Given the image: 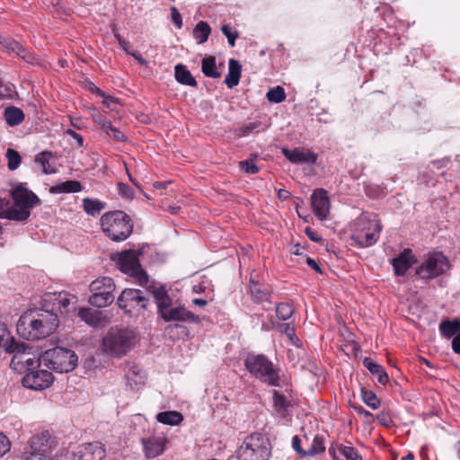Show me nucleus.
Masks as SVG:
<instances>
[{
	"mask_svg": "<svg viewBox=\"0 0 460 460\" xmlns=\"http://www.w3.org/2000/svg\"><path fill=\"white\" fill-rule=\"evenodd\" d=\"M452 349L454 352L460 354V334L454 337L452 341Z\"/></svg>",
	"mask_w": 460,
	"mask_h": 460,
	"instance_id": "69168bd1",
	"label": "nucleus"
},
{
	"mask_svg": "<svg viewBox=\"0 0 460 460\" xmlns=\"http://www.w3.org/2000/svg\"><path fill=\"white\" fill-rule=\"evenodd\" d=\"M10 332L8 331L6 325L0 322V347H3L5 350V344L11 341V338L9 337Z\"/></svg>",
	"mask_w": 460,
	"mask_h": 460,
	"instance_id": "603ef678",
	"label": "nucleus"
},
{
	"mask_svg": "<svg viewBox=\"0 0 460 460\" xmlns=\"http://www.w3.org/2000/svg\"><path fill=\"white\" fill-rule=\"evenodd\" d=\"M266 97L270 102L280 103L286 99V93L283 87L276 86L269 90Z\"/></svg>",
	"mask_w": 460,
	"mask_h": 460,
	"instance_id": "a19ab883",
	"label": "nucleus"
},
{
	"mask_svg": "<svg viewBox=\"0 0 460 460\" xmlns=\"http://www.w3.org/2000/svg\"><path fill=\"white\" fill-rule=\"evenodd\" d=\"M27 460H52L48 456H40L36 454H31L27 457Z\"/></svg>",
	"mask_w": 460,
	"mask_h": 460,
	"instance_id": "774afa93",
	"label": "nucleus"
},
{
	"mask_svg": "<svg viewBox=\"0 0 460 460\" xmlns=\"http://www.w3.org/2000/svg\"><path fill=\"white\" fill-rule=\"evenodd\" d=\"M6 157L8 160L7 165L9 170H16L19 167L22 160L20 154L12 148H8L6 151Z\"/></svg>",
	"mask_w": 460,
	"mask_h": 460,
	"instance_id": "49530a36",
	"label": "nucleus"
},
{
	"mask_svg": "<svg viewBox=\"0 0 460 460\" xmlns=\"http://www.w3.org/2000/svg\"><path fill=\"white\" fill-rule=\"evenodd\" d=\"M13 206L4 200V210H1L0 218L11 221L22 222L31 216V210L40 203L38 196L24 186L23 183L15 184L10 190Z\"/></svg>",
	"mask_w": 460,
	"mask_h": 460,
	"instance_id": "f03ea898",
	"label": "nucleus"
},
{
	"mask_svg": "<svg viewBox=\"0 0 460 460\" xmlns=\"http://www.w3.org/2000/svg\"><path fill=\"white\" fill-rule=\"evenodd\" d=\"M41 359L49 368L58 373H67L77 366L78 357L70 349L55 347L46 350Z\"/></svg>",
	"mask_w": 460,
	"mask_h": 460,
	"instance_id": "0eeeda50",
	"label": "nucleus"
},
{
	"mask_svg": "<svg viewBox=\"0 0 460 460\" xmlns=\"http://www.w3.org/2000/svg\"><path fill=\"white\" fill-rule=\"evenodd\" d=\"M52 381L53 376L49 371L36 368L26 373L22 378V385L31 390H44L51 385Z\"/></svg>",
	"mask_w": 460,
	"mask_h": 460,
	"instance_id": "2eb2a0df",
	"label": "nucleus"
},
{
	"mask_svg": "<svg viewBox=\"0 0 460 460\" xmlns=\"http://www.w3.org/2000/svg\"><path fill=\"white\" fill-rule=\"evenodd\" d=\"M450 268L449 261L441 252H433L428 255L416 273L424 279H431L444 274Z\"/></svg>",
	"mask_w": 460,
	"mask_h": 460,
	"instance_id": "9b49d317",
	"label": "nucleus"
},
{
	"mask_svg": "<svg viewBox=\"0 0 460 460\" xmlns=\"http://www.w3.org/2000/svg\"><path fill=\"white\" fill-rule=\"evenodd\" d=\"M324 451H325V447H324V443H323V438L322 437L316 436L314 438L310 448L308 450H306V456H313L318 455L320 453H323Z\"/></svg>",
	"mask_w": 460,
	"mask_h": 460,
	"instance_id": "a18cd8bd",
	"label": "nucleus"
},
{
	"mask_svg": "<svg viewBox=\"0 0 460 460\" xmlns=\"http://www.w3.org/2000/svg\"><path fill=\"white\" fill-rule=\"evenodd\" d=\"M50 153L43 152L35 156V163L41 167L42 172L49 174L54 172V170L49 164Z\"/></svg>",
	"mask_w": 460,
	"mask_h": 460,
	"instance_id": "58836bf2",
	"label": "nucleus"
},
{
	"mask_svg": "<svg viewBox=\"0 0 460 460\" xmlns=\"http://www.w3.org/2000/svg\"><path fill=\"white\" fill-rule=\"evenodd\" d=\"M104 133L109 137L113 138V140L117 142H126L128 140L127 137L121 132L119 128L110 125V127L104 131Z\"/></svg>",
	"mask_w": 460,
	"mask_h": 460,
	"instance_id": "de8ad7c7",
	"label": "nucleus"
},
{
	"mask_svg": "<svg viewBox=\"0 0 460 460\" xmlns=\"http://www.w3.org/2000/svg\"><path fill=\"white\" fill-rule=\"evenodd\" d=\"M78 315L82 321L93 327L103 326L108 323L106 315L98 309L81 308Z\"/></svg>",
	"mask_w": 460,
	"mask_h": 460,
	"instance_id": "aec40b11",
	"label": "nucleus"
},
{
	"mask_svg": "<svg viewBox=\"0 0 460 460\" xmlns=\"http://www.w3.org/2000/svg\"><path fill=\"white\" fill-rule=\"evenodd\" d=\"M175 71V79L182 84L196 86L197 81L191 75L190 72L186 68L185 66L181 64H178L174 67Z\"/></svg>",
	"mask_w": 460,
	"mask_h": 460,
	"instance_id": "c85d7f7f",
	"label": "nucleus"
},
{
	"mask_svg": "<svg viewBox=\"0 0 460 460\" xmlns=\"http://www.w3.org/2000/svg\"><path fill=\"white\" fill-rule=\"evenodd\" d=\"M242 171L246 173L255 174L259 172V168L254 164L253 160H244L239 163Z\"/></svg>",
	"mask_w": 460,
	"mask_h": 460,
	"instance_id": "3c124183",
	"label": "nucleus"
},
{
	"mask_svg": "<svg viewBox=\"0 0 460 460\" xmlns=\"http://www.w3.org/2000/svg\"><path fill=\"white\" fill-rule=\"evenodd\" d=\"M83 207L88 215L95 216L105 208V203L98 199L85 198L83 199Z\"/></svg>",
	"mask_w": 460,
	"mask_h": 460,
	"instance_id": "c9c22d12",
	"label": "nucleus"
},
{
	"mask_svg": "<svg viewBox=\"0 0 460 460\" xmlns=\"http://www.w3.org/2000/svg\"><path fill=\"white\" fill-rule=\"evenodd\" d=\"M250 293L252 299L256 303L268 301L270 296V288H266L263 284L252 279H250Z\"/></svg>",
	"mask_w": 460,
	"mask_h": 460,
	"instance_id": "393cba45",
	"label": "nucleus"
},
{
	"mask_svg": "<svg viewBox=\"0 0 460 460\" xmlns=\"http://www.w3.org/2000/svg\"><path fill=\"white\" fill-rule=\"evenodd\" d=\"M58 297L59 298V314L68 313L69 305H75L77 302L76 296L65 291L58 292Z\"/></svg>",
	"mask_w": 460,
	"mask_h": 460,
	"instance_id": "4c0bfd02",
	"label": "nucleus"
},
{
	"mask_svg": "<svg viewBox=\"0 0 460 460\" xmlns=\"http://www.w3.org/2000/svg\"><path fill=\"white\" fill-rule=\"evenodd\" d=\"M305 262L310 268L314 270L316 272L322 273V270L318 263L315 261V260L312 258H307Z\"/></svg>",
	"mask_w": 460,
	"mask_h": 460,
	"instance_id": "338daca9",
	"label": "nucleus"
},
{
	"mask_svg": "<svg viewBox=\"0 0 460 460\" xmlns=\"http://www.w3.org/2000/svg\"><path fill=\"white\" fill-rule=\"evenodd\" d=\"M353 409L359 414L363 415L367 421L372 422L374 420V416L371 412L365 410L362 406H353Z\"/></svg>",
	"mask_w": 460,
	"mask_h": 460,
	"instance_id": "13d9d810",
	"label": "nucleus"
},
{
	"mask_svg": "<svg viewBox=\"0 0 460 460\" xmlns=\"http://www.w3.org/2000/svg\"><path fill=\"white\" fill-rule=\"evenodd\" d=\"M105 456L103 446L97 441L83 445L80 450L81 460H103Z\"/></svg>",
	"mask_w": 460,
	"mask_h": 460,
	"instance_id": "412c9836",
	"label": "nucleus"
},
{
	"mask_svg": "<svg viewBox=\"0 0 460 460\" xmlns=\"http://www.w3.org/2000/svg\"><path fill=\"white\" fill-rule=\"evenodd\" d=\"M0 44L9 52L16 53L23 59L27 58V51L16 40L11 39H5L0 37Z\"/></svg>",
	"mask_w": 460,
	"mask_h": 460,
	"instance_id": "72a5a7b5",
	"label": "nucleus"
},
{
	"mask_svg": "<svg viewBox=\"0 0 460 460\" xmlns=\"http://www.w3.org/2000/svg\"><path fill=\"white\" fill-rule=\"evenodd\" d=\"M338 450L340 454L346 458V460H362L361 456L353 447L341 445L338 447Z\"/></svg>",
	"mask_w": 460,
	"mask_h": 460,
	"instance_id": "c03bdc74",
	"label": "nucleus"
},
{
	"mask_svg": "<svg viewBox=\"0 0 460 460\" xmlns=\"http://www.w3.org/2000/svg\"><path fill=\"white\" fill-rule=\"evenodd\" d=\"M59 324L55 312L38 308L25 312L18 320L17 333L25 340L38 341L51 335Z\"/></svg>",
	"mask_w": 460,
	"mask_h": 460,
	"instance_id": "f257e3e1",
	"label": "nucleus"
},
{
	"mask_svg": "<svg viewBox=\"0 0 460 460\" xmlns=\"http://www.w3.org/2000/svg\"><path fill=\"white\" fill-rule=\"evenodd\" d=\"M65 134L75 140L76 147L84 146V137L80 134L71 128L66 129Z\"/></svg>",
	"mask_w": 460,
	"mask_h": 460,
	"instance_id": "5fc2aeb1",
	"label": "nucleus"
},
{
	"mask_svg": "<svg viewBox=\"0 0 460 460\" xmlns=\"http://www.w3.org/2000/svg\"><path fill=\"white\" fill-rule=\"evenodd\" d=\"M211 32L209 25L206 22H199L193 30V37L199 43L203 44L208 40Z\"/></svg>",
	"mask_w": 460,
	"mask_h": 460,
	"instance_id": "e433bc0d",
	"label": "nucleus"
},
{
	"mask_svg": "<svg viewBox=\"0 0 460 460\" xmlns=\"http://www.w3.org/2000/svg\"><path fill=\"white\" fill-rule=\"evenodd\" d=\"M269 440L261 433H252L245 438L238 448L239 460H269L270 449Z\"/></svg>",
	"mask_w": 460,
	"mask_h": 460,
	"instance_id": "6e6552de",
	"label": "nucleus"
},
{
	"mask_svg": "<svg viewBox=\"0 0 460 460\" xmlns=\"http://www.w3.org/2000/svg\"><path fill=\"white\" fill-rule=\"evenodd\" d=\"M377 420L380 424L386 426V427L390 426V424L392 423V420H391L390 416L385 412L380 413L377 416Z\"/></svg>",
	"mask_w": 460,
	"mask_h": 460,
	"instance_id": "e2e57ef3",
	"label": "nucleus"
},
{
	"mask_svg": "<svg viewBox=\"0 0 460 460\" xmlns=\"http://www.w3.org/2000/svg\"><path fill=\"white\" fill-rule=\"evenodd\" d=\"M156 420L166 425H178L183 420L182 414L176 411H162L156 415Z\"/></svg>",
	"mask_w": 460,
	"mask_h": 460,
	"instance_id": "7c9ffc66",
	"label": "nucleus"
},
{
	"mask_svg": "<svg viewBox=\"0 0 460 460\" xmlns=\"http://www.w3.org/2000/svg\"><path fill=\"white\" fill-rule=\"evenodd\" d=\"M364 367L375 376L381 385H385L389 381V377L384 367L375 362L370 358H365L363 360Z\"/></svg>",
	"mask_w": 460,
	"mask_h": 460,
	"instance_id": "b1692460",
	"label": "nucleus"
},
{
	"mask_svg": "<svg viewBox=\"0 0 460 460\" xmlns=\"http://www.w3.org/2000/svg\"><path fill=\"white\" fill-rule=\"evenodd\" d=\"M82 190V185L78 181H66L56 184L50 188L51 193H75Z\"/></svg>",
	"mask_w": 460,
	"mask_h": 460,
	"instance_id": "bb28decb",
	"label": "nucleus"
},
{
	"mask_svg": "<svg viewBox=\"0 0 460 460\" xmlns=\"http://www.w3.org/2000/svg\"><path fill=\"white\" fill-rule=\"evenodd\" d=\"M147 298L143 296L139 289H124L118 298V305L124 310L126 314H139L141 310L146 309Z\"/></svg>",
	"mask_w": 460,
	"mask_h": 460,
	"instance_id": "ddd939ff",
	"label": "nucleus"
},
{
	"mask_svg": "<svg viewBox=\"0 0 460 460\" xmlns=\"http://www.w3.org/2000/svg\"><path fill=\"white\" fill-rule=\"evenodd\" d=\"M30 455L36 454L40 456H48L54 445L52 436L49 431H43L34 435L29 441Z\"/></svg>",
	"mask_w": 460,
	"mask_h": 460,
	"instance_id": "dca6fc26",
	"label": "nucleus"
},
{
	"mask_svg": "<svg viewBox=\"0 0 460 460\" xmlns=\"http://www.w3.org/2000/svg\"><path fill=\"white\" fill-rule=\"evenodd\" d=\"M93 119L94 123L100 127V128L104 132L111 124V122L106 119L102 114L100 112H96L93 114Z\"/></svg>",
	"mask_w": 460,
	"mask_h": 460,
	"instance_id": "8fccbe9b",
	"label": "nucleus"
},
{
	"mask_svg": "<svg viewBox=\"0 0 460 460\" xmlns=\"http://www.w3.org/2000/svg\"><path fill=\"white\" fill-rule=\"evenodd\" d=\"M100 221L103 233L115 242L126 240L133 231L131 218L120 210L105 213Z\"/></svg>",
	"mask_w": 460,
	"mask_h": 460,
	"instance_id": "20e7f679",
	"label": "nucleus"
},
{
	"mask_svg": "<svg viewBox=\"0 0 460 460\" xmlns=\"http://www.w3.org/2000/svg\"><path fill=\"white\" fill-rule=\"evenodd\" d=\"M415 262L416 258L409 248L404 249L397 257L391 261L396 276H403Z\"/></svg>",
	"mask_w": 460,
	"mask_h": 460,
	"instance_id": "a211bd4d",
	"label": "nucleus"
},
{
	"mask_svg": "<svg viewBox=\"0 0 460 460\" xmlns=\"http://www.w3.org/2000/svg\"><path fill=\"white\" fill-rule=\"evenodd\" d=\"M294 312V307L288 303H279L276 305V314L280 320L286 321L289 319Z\"/></svg>",
	"mask_w": 460,
	"mask_h": 460,
	"instance_id": "ea45409f",
	"label": "nucleus"
},
{
	"mask_svg": "<svg viewBox=\"0 0 460 460\" xmlns=\"http://www.w3.org/2000/svg\"><path fill=\"white\" fill-rule=\"evenodd\" d=\"M277 329L285 335L288 334V332H291L292 330H294V327L289 323H279L277 325Z\"/></svg>",
	"mask_w": 460,
	"mask_h": 460,
	"instance_id": "0e129e2a",
	"label": "nucleus"
},
{
	"mask_svg": "<svg viewBox=\"0 0 460 460\" xmlns=\"http://www.w3.org/2000/svg\"><path fill=\"white\" fill-rule=\"evenodd\" d=\"M273 405L277 411L283 412L289 406V402L285 395L280 394L278 391H273Z\"/></svg>",
	"mask_w": 460,
	"mask_h": 460,
	"instance_id": "37998d69",
	"label": "nucleus"
},
{
	"mask_svg": "<svg viewBox=\"0 0 460 460\" xmlns=\"http://www.w3.org/2000/svg\"><path fill=\"white\" fill-rule=\"evenodd\" d=\"M244 365L254 377L271 386L279 385V369L264 355H250L246 358Z\"/></svg>",
	"mask_w": 460,
	"mask_h": 460,
	"instance_id": "423d86ee",
	"label": "nucleus"
},
{
	"mask_svg": "<svg viewBox=\"0 0 460 460\" xmlns=\"http://www.w3.org/2000/svg\"><path fill=\"white\" fill-rule=\"evenodd\" d=\"M118 266L123 273L134 278L137 284L143 286L148 282V276L142 269L138 254L135 251H126L120 253Z\"/></svg>",
	"mask_w": 460,
	"mask_h": 460,
	"instance_id": "f8f14e48",
	"label": "nucleus"
},
{
	"mask_svg": "<svg viewBox=\"0 0 460 460\" xmlns=\"http://www.w3.org/2000/svg\"><path fill=\"white\" fill-rule=\"evenodd\" d=\"M150 292L152 293L155 301L157 305V312L161 311V308L165 307L169 304H172V298L168 296V293L164 287L159 286L150 287Z\"/></svg>",
	"mask_w": 460,
	"mask_h": 460,
	"instance_id": "a878e982",
	"label": "nucleus"
},
{
	"mask_svg": "<svg viewBox=\"0 0 460 460\" xmlns=\"http://www.w3.org/2000/svg\"><path fill=\"white\" fill-rule=\"evenodd\" d=\"M381 229L379 220L361 215L355 222V230L351 238L360 247H368L376 243Z\"/></svg>",
	"mask_w": 460,
	"mask_h": 460,
	"instance_id": "1a4fd4ad",
	"label": "nucleus"
},
{
	"mask_svg": "<svg viewBox=\"0 0 460 460\" xmlns=\"http://www.w3.org/2000/svg\"><path fill=\"white\" fill-rule=\"evenodd\" d=\"M221 31L227 38L229 45L231 47H234L235 40L238 38V32L236 31H233L229 25H223Z\"/></svg>",
	"mask_w": 460,
	"mask_h": 460,
	"instance_id": "09e8293b",
	"label": "nucleus"
},
{
	"mask_svg": "<svg viewBox=\"0 0 460 460\" xmlns=\"http://www.w3.org/2000/svg\"><path fill=\"white\" fill-rule=\"evenodd\" d=\"M127 380L131 388L143 385L145 383L146 376L144 372L137 366L130 367L126 374Z\"/></svg>",
	"mask_w": 460,
	"mask_h": 460,
	"instance_id": "473e14b6",
	"label": "nucleus"
},
{
	"mask_svg": "<svg viewBox=\"0 0 460 460\" xmlns=\"http://www.w3.org/2000/svg\"><path fill=\"white\" fill-rule=\"evenodd\" d=\"M292 447L300 456H306V450H304L301 447V439L298 436H294L292 438Z\"/></svg>",
	"mask_w": 460,
	"mask_h": 460,
	"instance_id": "4d7b16f0",
	"label": "nucleus"
},
{
	"mask_svg": "<svg viewBox=\"0 0 460 460\" xmlns=\"http://www.w3.org/2000/svg\"><path fill=\"white\" fill-rule=\"evenodd\" d=\"M242 72V66L239 61L230 59L228 62V73L225 78V84L228 88H233L239 84Z\"/></svg>",
	"mask_w": 460,
	"mask_h": 460,
	"instance_id": "5701e85b",
	"label": "nucleus"
},
{
	"mask_svg": "<svg viewBox=\"0 0 460 460\" xmlns=\"http://www.w3.org/2000/svg\"><path fill=\"white\" fill-rule=\"evenodd\" d=\"M4 119L9 126H17L23 121L24 113L20 108L10 106L4 110Z\"/></svg>",
	"mask_w": 460,
	"mask_h": 460,
	"instance_id": "c756f323",
	"label": "nucleus"
},
{
	"mask_svg": "<svg viewBox=\"0 0 460 460\" xmlns=\"http://www.w3.org/2000/svg\"><path fill=\"white\" fill-rule=\"evenodd\" d=\"M311 203L318 219L324 220L328 217L331 204L328 192L325 190H315L311 196Z\"/></svg>",
	"mask_w": 460,
	"mask_h": 460,
	"instance_id": "f3484780",
	"label": "nucleus"
},
{
	"mask_svg": "<svg viewBox=\"0 0 460 460\" xmlns=\"http://www.w3.org/2000/svg\"><path fill=\"white\" fill-rule=\"evenodd\" d=\"M137 335L128 328L111 327L102 339L103 350L120 358L126 355L136 344Z\"/></svg>",
	"mask_w": 460,
	"mask_h": 460,
	"instance_id": "7ed1b4c3",
	"label": "nucleus"
},
{
	"mask_svg": "<svg viewBox=\"0 0 460 460\" xmlns=\"http://www.w3.org/2000/svg\"><path fill=\"white\" fill-rule=\"evenodd\" d=\"M157 314L164 322H182L191 323H198L200 322L198 315L194 314L184 306L172 307V304L161 308V311L157 312Z\"/></svg>",
	"mask_w": 460,
	"mask_h": 460,
	"instance_id": "4468645a",
	"label": "nucleus"
},
{
	"mask_svg": "<svg viewBox=\"0 0 460 460\" xmlns=\"http://www.w3.org/2000/svg\"><path fill=\"white\" fill-rule=\"evenodd\" d=\"M114 37L117 40L119 45L120 48L126 51L128 54L130 52L128 51L129 43L119 33H114Z\"/></svg>",
	"mask_w": 460,
	"mask_h": 460,
	"instance_id": "052dcab7",
	"label": "nucleus"
},
{
	"mask_svg": "<svg viewBox=\"0 0 460 460\" xmlns=\"http://www.w3.org/2000/svg\"><path fill=\"white\" fill-rule=\"evenodd\" d=\"M281 152L289 162L295 164H314L317 161V155L311 151L303 152L298 148L288 149L283 147Z\"/></svg>",
	"mask_w": 460,
	"mask_h": 460,
	"instance_id": "6ab92c4d",
	"label": "nucleus"
},
{
	"mask_svg": "<svg viewBox=\"0 0 460 460\" xmlns=\"http://www.w3.org/2000/svg\"><path fill=\"white\" fill-rule=\"evenodd\" d=\"M118 190H119V195L121 197L125 198V199H130L134 196L133 190L126 183L119 182L118 183Z\"/></svg>",
	"mask_w": 460,
	"mask_h": 460,
	"instance_id": "864d4df0",
	"label": "nucleus"
},
{
	"mask_svg": "<svg viewBox=\"0 0 460 460\" xmlns=\"http://www.w3.org/2000/svg\"><path fill=\"white\" fill-rule=\"evenodd\" d=\"M440 333L447 338L456 336L460 332V320L456 318L452 321L445 320L439 324Z\"/></svg>",
	"mask_w": 460,
	"mask_h": 460,
	"instance_id": "cd10ccee",
	"label": "nucleus"
},
{
	"mask_svg": "<svg viewBox=\"0 0 460 460\" xmlns=\"http://www.w3.org/2000/svg\"><path fill=\"white\" fill-rule=\"evenodd\" d=\"M201 70L208 77L218 78L221 75L217 68L216 58L214 56H208L202 59Z\"/></svg>",
	"mask_w": 460,
	"mask_h": 460,
	"instance_id": "2f4dec72",
	"label": "nucleus"
},
{
	"mask_svg": "<svg viewBox=\"0 0 460 460\" xmlns=\"http://www.w3.org/2000/svg\"><path fill=\"white\" fill-rule=\"evenodd\" d=\"M166 439L162 437H151L142 439L145 455L147 458H155L162 455L164 451Z\"/></svg>",
	"mask_w": 460,
	"mask_h": 460,
	"instance_id": "4be33fe9",
	"label": "nucleus"
},
{
	"mask_svg": "<svg viewBox=\"0 0 460 460\" xmlns=\"http://www.w3.org/2000/svg\"><path fill=\"white\" fill-rule=\"evenodd\" d=\"M361 397L363 402L373 410L377 409L380 405L379 399L372 391L362 389Z\"/></svg>",
	"mask_w": 460,
	"mask_h": 460,
	"instance_id": "79ce46f5",
	"label": "nucleus"
},
{
	"mask_svg": "<svg viewBox=\"0 0 460 460\" xmlns=\"http://www.w3.org/2000/svg\"><path fill=\"white\" fill-rule=\"evenodd\" d=\"M305 234L307 237L315 243H321L323 241V238L314 230H312L310 227L305 228Z\"/></svg>",
	"mask_w": 460,
	"mask_h": 460,
	"instance_id": "bf43d9fd",
	"label": "nucleus"
},
{
	"mask_svg": "<svg viewBox=\"0 0 460 460\" xmlns=\"http://www.w3.org/2000/svg\"><path fill=\"white\" fill-rule=\"evenodd\" d=\"M58 294V292L45 294L41 298V308L51 310L58 316L60 307Z\"/></svg>",
	"mask_w": 460,
	"mask_h": 460,
	"instance_id": "f704fd0d",
	"label": "nucleus"
},
{
	"mask_svg": "<svg viewBox=\"0 0 460 460\" xmlns=\"http://www.w3.org/2000/svg\"><path fill=\"white\" fill-rule=\"evenodd\" d=\"M5 351L13 354L10 367L17 372H30L40 365V358L24 342L17 341L13 337L5 344Z\"/></svg>",
	"mask_w": 460,
	"mask_h": 460,
	"instance_id": "39448f33",
	"label": "nucleus"
},
{
	"mask_svg": "<svg viewBox=\"0 0 460 460\" xmlns=\"http://www.w3.org/2000/svg\"><path fill=\"white\" fill-rule=\"evenodd\" d=\"M10 447L11 444L8 438L3 433H0V456L7 453L10 450Z\"/></svg>",
	"mask_w": 460,
	"mask_h": 460,
	"instance_id": "6e6d98bb",
	"label": "nucleus"
},
{
	"mask_svg": "<svg viewBox=\"0 0 460 460\" xmlns=\"http://www.w3.org/2000/svg\"><path fill=\"white\" fill-rule=\"evenodd\" d=\"M172 20L175 25H177L179 28L182 24V20L181 17V14L179 13L178 10L175 7H172Z\"/></svg>",
	"mask_w": 460,
	"mask_h": 460,
	"instance_id": "680f3d73",
	"label": "nucleus"
},
{
	"mask_svg": "<svg viewBox=\"0 0 460 460\" xmlns=\"http://www.w3.org/2000/svg\"><path fill=\"white\" fill-rule=\"evenodd\" d=\"M114 290L115 284L111 278H98L90 284L93 294L89 297V303L98 308L107 306L114 300Z\"/></svg>",
	"mask_w": 460,
	"mask_h": 460,
	"instance_id": "9d476101",
	"label": "nucleus"
}]
</instances>
